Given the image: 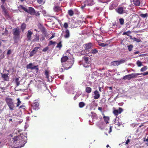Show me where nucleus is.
Listing matches in <instances>:
<instances>
[{"instance_id": "nucleus-1", "label": "nucleus", "mask_w": 148, "mask_h": 148, "mask_svg": "<svg viewBox=\"0 0 148 148\" xmlns=\"http://www.w3.org/2000/svg\"><path fill=\"white\" fill-rule=\"evenodd\" d=\"M25 138V136L23 134L14 137L12 138V140L13 145H14L16 147H21L23 146L26 143Z\"/></svg>"}, {"instance_id": "nucleus-2", "label": "nucleus", "mask_w": 148, "mask_h": 148, "mask_svg": "<svg viewBox=\"0 0 148 148\" xmlns=\"http://www.w3.org/2000/svg\"><path fill=\"white\" fill-rule=\"evenodd\" d=\"M20 7L21 9L31 15H35L36 16H39L40 15V13L38 11L36 12L35 9L32 7H30L28 8V9H27L22 5H20Z\"/></svg>"}, {"instance_id": "nucleus-3", "label": "nucleus", "mask_w": 148, "mask_h": 148, "mask_svg": "<svg viewBox=\"0 0 148 148\" xmlns=\"http://www.w3.org/2000/svg\"><path fill=\"white\" fill-rule=\"evenodd\" d=\"M5 101L10 110H14L15 106L13 101V99L11 98L8 97L6 99Z\"/></svg>"}, {"instance_id": "nucleus-4", "label": "nucleus", "mask_w": 148, "mask_h": 148, "mask_svg": "<svg viewBox=\"0 0 148 148\" xmlns=\"http://www.w3.org/2000/svg\"><path fill=\"white\" fill-rule=\"evenodd\" d=\"M54 6L53 8L54 12L57 13L62 12V9L58 3H54Z\"/></svg>"}, {"instance_id": "nucleus-5", "label": "nucleus", "mask_w": 148, "mask_h": 148, "mask_svg": "<svg viewBox=\"0 0 148 148\" xmlns=\"http://www.w3.org/2000/svg\"><path fill=\"white\" fill-rule=\"evenodd\" d=\"M13 34L14 36H19L21 32L19 27H17L13 29L12 30Z\"/></svg>"}, {"instance_id": "nucleus-6", "label": "nucleus", "mask_w": 148, "mask_h": 148, "mask_svg": "<svg viewBox=\"0 0 148 148\" xmlns=\"http://www.w3.org/2000/svg\"><path fill=\"white\" fill-rule=\"evenodd\" d=\"M127 10L126 9V7H119L117 10V12L119 14H122L125 13Z\"/></svg>"}, {"instance_id": "nucleus-7", "label": "nucleus", "mask_w": 148, "mask_h": 148, "mask_svg": "<svg viewBox=\"0 0 148 148\" xmlns=\"http://www.w3.org/2000/svg\"><path fill=\"white\" fill-rule=\"evenodd\" d=\"M73 63L70 61H68L64 64H63V67L65 69L68 70L71 68L73 65Z\"/></svg>"}, {"instance_id": "nucleus-8", "label": "nucleus", "mask_w": 148, "mask_h": 148, "mask_svg": "<svg viewBox=\"0 0 148 148\" xmlns=\"http://www.w3.org/2000/svg\"><path fill=\"white\" fill-rule=\"evenodd\" d=\"M123 110L122 108L119 107L118 110L114 109L113 112L115 116H117L119 114H120L123 112Z\"/></svg>"}, {"instance_id": "nucleus-9", "label": "nucleus", "mask_w": 148, "mask_h": 148, "mask_svg": "<svg viewBox=\"0 0 148 148\" xmlns=\"http://www.w3.org/2000/svg\"><path fill=\"white\" fill-rule=\"evenodd\" d=\"M114 121V124L115 125H117L118 127H119L122 124V121L118 117H116Z\"/></svg>"}, {"instance_id": "nucleus-10", "label": "nucleus", "mask_w": 148, "mask_h": 148, "mask_svg": "<svg viewBox=\"0 0 148 148\" xmlns=\"http://www.w3.org/2000/svg\"><path fill=\"white\" fill-rule=\"evenodd\" d=\"M39 103L36 101H35L32 104V106L34 109L37 110L39 109Z\"/></svg>"}, {"instance_id": "nucleus-11", "label": "nucleus", "mask_w": 148, "mask_h": 148, "mask_svg": "<svg viewBox=\"0 0 148 148\" xmlns=\"http://www.w3.org/2000/svg\"><path fill=\"white\" fill-rule=\"evenodd\" d=\"M40 48L39 47H35L29 53V56L32 57L33 56L34 54L36 53L38 49Z\"/></svg>"}, {"instance_id": "nucleus-12", "label": "nucleus", "mask_w": 148, "mask_h": 148, "mask_svg": "<svg viewBox=\"0 0 148 148\" xmlns=\"http://www.w3.org/2000/svg\"><path fill=\"white\" fill-rule=\"evenodd\" d=\"M95 95L94 96V98L95 99H98L100 96V95L99 92L97 90H95L94 92Z\"/></svg>"}, {"instance_id": "nucleus-13", "label": "nucleus", "mask_w": 148, "mask_h": 148, "mask_svg": "<svg viewBox=\"0 0 148 148\" xmlns=\"http://www.w3.org/2000/svg\"><path fill=\"white\" fill-rule=\"evenodd\" d=\"M85 45L86 46L85 50L87 51H90L89 49H91L92 47V44L90 42L86 44Z\"/></svg>"}, {"instance_id": "nucleus-14", "label": "nucleus", "mask_w": 148, "mask_h": 148, "mask_svg": "<svg viewBox=\"0 0 148 148\" xmlns=\"http://www.w3.org/2000/svg\"><path fill=\"white\" fill-rule=\"evenodd\" d=\"M1 8L5 16H8V13L7 11V10L4 5V4H2L1 5Z\"/></svg>"}, {"instance_id": "nucleus-15", "label": "nucleus", "mask_w": 148, "mask_h": 148, "mask_svg": "<svg viewBox=\"0 0 148 148\" xmlns=\"http://www.w3.org/2000/svg\"><path fill=\"white\" fill-rule=\"evenodd\" d=\"M130 1L132 4H134L136 6H138L140 4L139 0H130Z\"/></svg>"}, {"instance_id": "nucleus-16", "label": "nucleus", "mask_w": 148, "mask_h": 148, "mask_svg": "<svg viewBox=\"0 0 148 148\" xmlns=\"http://www.w3.org/2000/svg\"><path fill=\"white\" fill-rule=\"evenodd\" d=\"M33 34V32H32L30 30H29L28 31L26 36L28 40H31L32 35Z\"/></svg>"}, {"instance_id": "nucleus-17", "label": "nucleus", "mask_w": 148, "mask_h": 148, "mask_svg": "<svg viewBox=\"0 0 148 148\" xmlns=\"http://www.w3.org/2000/svg\"><path fill=\"white\" fill-rule=\"evenodd\" d=\"M97 126L100 129L102 130L104 128V123L103 122H100L97 125Z\"/></svg>"}, {"instance_id": "nucleus-18", "label": "nucleus", "mask_w": 148, "mask_h": 148, "mask_svg": "<svg viewBox=\"0 0 148 148\" xmlns=\"http://www.w3.org/2000/svg\"><path fill=\"white\" fill-rule=\"evenodd\" d=\"M65 34L64 35V37L65 38H67L70 37V32L69 30L67 29L64 32Z\"/></svg>"}, {"instance_id": "nucleus-19", "label": "nucleus", "mask_w": 148, "mask_h": 148, "mask_svg": "<svg viewBox=\"0 0 148 148\" xmlns=\"http://www.w3.org/2000/svg\"><path fill=\"white\" fill-rule=\"evenodd\" d=\"M39 35L38 34H36L35 36V38L33 39V42H38L39 41Z\"/></svg>"}, {"instance_id": "nucleus-20", "label": "nucleus", "mask_w": 148, "mask_h": 148, "mask_svg": "<svg viewBox=\"0 0 148 148\" xmlns=\"http://www.w3.org/2000/svg\"><path fill=\"white\" fill-rule=\"evenodd\" d=\"M68 59V58L67 56H63L61 59L62 63L66 62Z\"/></svg>"}, {"instance_id": "nucleus-21", "label": "nucleus", "mask_w": 148, "mask_h": 148, "mask_svg": "<svg viewBox=\"0 0 148 148\" xmlns=\"http://www.w3.org/2000/svg\"><path fill=\"white\" fill-rule=\"evenodd\" d=\"M83 60L85 61V62L86 64H88L89 63V57L87 56H84L83 58Z\"/></svg>"}, {"instance_id": "nucleus-22", "label": "nucleus", "mask_w": 148, "mask_h": 148, "mask_svg": "<svg viewBox=\"0 0 148 148\" xmlns=\"http://www.w3.org/2000/svg\"><path fill=\"white\" fill-rule=\"evenodd\" d=\"M140 75L139 73H132L130 74L131 79L132 78H136L137 76Z\"/></svg>"}, {"instance_id": "nucleus-23", "label": "nucleus", "mask_w": 148, "mask_h": 148, "mask_svg": "<svg viewBox=\"0 0 148 148\" xmlns=\"http://www.w3.org/2000/svg\"><path fill=\"white\" fill-rule=\"evenodd\" d=\"M26 24L24 23H23L21 25V28L22 30V32H23L24 30L26 28Z\"/></svg>"}, {"instance_id": "nucleus-24", "label": "nucleus", "mask_w": 148, "mask_h": 148, "mask_svg": "<svg viewBox=\"0 0 148 148\" xmlns=\"http://www.w3.org/2000/svg\"><path fill=\"white\" fill-rule=\"evenodd\" d=\"M111 65L117 66L119 65L118 61H114L111 62Z\"/></svg>"}, {"instance_id": "nucleus-25", "label": "nucleus", "mask_w": 148, "mask_h": 148, "mask_svg": "<svg viewBox=\"0 0 148 148\" xmlns=\"http://www.w3.org/2000/svg\"><path fill=\"white\" fill-rule=\"evenodd\" d=\"M123 79L124 80L127 79L128 80H130L131 79L130 74L126 75L123 76Z\"/></svg>"}, {"instance_id": "nucleus-26", "label": "nucleus", "mask_w": 148, "mask_h": 148, "mask_svg": "<svg viewBox=\"0 0 148 148\" xmlns=\"http://www.w3.org/2000/svg\"><path fill=\"white\" fill-rule=\"evenodd\" d=\"M103 118L104 119V121L106 122V124L109 123L108 121L109 120V118L108 117L104 116L103 117Z\"/></svg>"}, {"instance_id": "nucleus-27", "label": "nucleus", "mask_w": 148, "mask_h": 148, "mask_svg": "<svg viewBox=\"0 0 148 148\" xmlns=\"http://www.w3.org/2000/svg\"><path fill=\"white\" fill-rule=\"evenodd\" d=\"M86 92L88 93H90L92 91V88L89 87H87L85 89Z\"/></svg>"}, {"instance_id": "nucleus-28", "label": "nucleus", "mask_w": 148, "mask_h": 148, "mask_svg": "<svg viewBox=\"0 0 148 148\" xmlns=\"http://www.w3.org/2000/svg\"><path fill=\"white\" fill-rule=\"evenodd\" d=\"M15 82L16 84V86H18L20 84V81L19 78L18 77L16 78L15 79Z\"/></svg>"}, {"instance_id": "nucleus-29", "label": "nucleus", "mask_w": 148, "mask_h": 148, "mask_svg": "<svg viewBox=\"0 0 148 148\" xmlns=\"http://www.w3.org/2000/svg\"><path fill=\"white\" fill-rule=\"evenodd\" d=\"M2 77L4 79L7 80V78L8 77V75L6 73H1Z\"/></svg>"}, {"instance_id": "nucleus-30", "label": "nucleus", "mask_w": 148, "mask_h": 148, "mask_svg": "<svg viewBox=\"0 0 148 148\" xmlns=\"http://www.w3.org/2000/svg\"><path fill=\"white\" fill-rule=\"evenodd\" d=\"M45 74L46 76V77L47 79H49V71L48 70H45Z\"/></svg>"}, {"instance_id": "nucleus-31", "label": "nucleus", "mask_w": 148, "mask_h": 148, "mask_svg": "<svg viewBox=\"0 0 148 148\" xmlns=\"http://www.w3.org/2000/svg\"><path fill=\"white\" fill-rule=\"evenodd\" d=\"M68 13L69 15H70L71 16H73L74 14L73 11L71 10H68Z\"/></svg>"}, {"instance_id": "nucleus-32", "label": "nucleus", "mask_w": 148, "mask_h": 148, "mask_svg": "<svg viewBox=\"0 0 148 148\" xmlns=\"http://www.w3.org/2000/svg\"><path fill=\"white\" fill-rule=\"evenodd\" d=\"M86 3H87L88 5H92L93 3V0H86Z\"/></svg>"}, {"instance_id": "nucleus-33", "label": "nucleus", "mask_w": 148, "mask_h": 148, "mask_svg": "<svg viewBox=\"0 0 148 148\" xmlns=\"http://www.w3.org/2000/svg\"><path fill=\"white\" fill-rule=\"evenodd\" d=\"M62 47V42L60 41L59 43L57 44V45L56 47V48H59L60 49Z\"/></svg>"}, {"instance_id": "nucleus-34", "label": "nucleus", "mask_w": 148, "mask_h": 148, "mask_svg": "<svg viewBox=\"0 0 148 148\" xmlns=\"http://www.w3.org/2000/svg\"><path fill=\"white\" fill-rule=\"evenodd\" d=\"M127 47H128V49L130 51L132 50L133 47V45H128Z\"/></svg>"}, {"instance_id": "nucleus-35", "label": "nucleus", "mask_w": 148, "mask_h": 148, "mask_svg": "<svg viewBox=\"0 0 148 148\" xmlns=\"http://www.w3.org/2000/svg\"><path fill=\"white\" fill-rule=\"evenodd\" d=\"M148 69L147 66H145L141 69L140 71L141 72H144L146 71Z\"/></svg>"}, {"instance_id": "nucleus-36", "label": "nucleus", "mask_w": 148, "mask_h": 148, "mask_svg": "<svg viewBox=\"0 0 148 148\" xmlns=\"http://www.w3.org/2000/svg\"><path fill=\"white\" fill-rule=\"evenodd\" d=\"M98 52V51L96 49H92L91 51V53L93 54H96Z\"/></svg>"}, {"instance_id": "nucleus-37", "label": "nucleus", "mask_w": 148, "mask_h": 148, "mask_svg": "<svg viewBox=\"0 0 148 148\" xmlns=\"http://www.w3.org/2000/svg\"><path fill=\"white\" fill-rule=\"evenodd\" d=\"M85 105V103L83 102H80L79 103V107L80 108H83Z\"/></svg>"}, {"instance_id": "nucleus-38", "label": "nucleus", "mask_w": 148, "mask_h": 148, "mask_svg": "<svg viewBox=\"0 0 148 148\" xmlns=\"http://www.w3.org/2000/svg\"><path fill=\"white\" fill-rule=\"evenodd\" d=\"M37 3L39 4H44L45 3V0H36Z\"/></svg>"}, {"instance_id": "nucleus-39", "label": "nucleus", "mask_w": 148, "mask_h": 148, "mask_svg": "<svg viewBox=\"0 0 148 148\" xmlns=\"http://www.w3.org/2000/svg\"><path fill=\"white\" fill-rule=\"evenodd\" d=\"M32 63H29V64L27 65L26 66L27 69H32Z\"/></svg>"}, {"instance_id": "nucleus-40", "label": "nucleus", "mask_w": 148, "mask_h": 148, "mask_svg": "<svg viewBox=\"0 0 148 148\" xmlns=\"http://www.w3.org/2000/svg\"><path fill=\"white\" fill-rule=\"evenodd\" d=\"M124 19L123 18H120L119 19V23L121 25H123L124 23Z\"/></svg>"}, {"instance_id": "nucleus-41", "label": "nucleus", "mask_w": 148, "mask_h": 148, "mask_svg": "<svg viewBox=\"0 0 148 148\" xmlns=\"http://www.w3.org/2000/svg\"><path fill=\"white\" fill-rule=\"evenodd\" d=\"M131 33V32L130 31H128L127 32H123V34H122L123 35H126L127 36H129V35L128 34H130Z\"/></svg>"}, {"instance_id": "nucleus-42", "label": "nucleus", "mask_w": 148, "mask_h": 148, "mask_svg": "<svg viewBox=\"0 0 148 148\" xmlns=\"http://www.w3.org/2000/svg\"><path fill=\"white\" fill-rule=\"evenodd\" d=\"M17 103H16V106L18 107L21 104V101H20L19 98L17 99Z\"/></svg>"}, {"instance_id": "nucleus-43", "label": "nucleus", "mask_w": 148, "mask_h": 148, "mask_svg": "<svg viewBox=\"0 0 148 148\" xmlns=\"http://www.w3.org/2000/svg\"><path fill=\"white\" fill-rule=\"evenodd\" d=\"M119 64L120 65V64L123 63L125 62V60H123V59H121L120 60L118 61Z\"/></svg>"}, {"instance_id": "nucleus-44", "label": "nucleus", "mask_w": 148, "mask_h": 148, "mask_svg": "<svg viewBox=\"0 0 148 148\" xmlns=\"http://www.w3.org/2000/svg\"><path fill=\"white\" fill-rule=\"evenodd\" d=\"M56 43V42H53L52 40H51L48 43V46H49L52 45H53Z\"/></svg>"}, {"instance_id": "nucleus-45", "label": "nucleus", "mask_w": 148, "mask_h": 148, "mask_svg": "<svg viewBox=\"0 0 148 148\" xmlns=\"http://www.w3.org/2000/svg\"><path fill=\"white\" fill-rule=\"evenodd\" d=\"M137 64L138 67H140L143 65L141 62L139 61L137 62Z\"/></svg>"}, {"instance_id": "nucleus-46", "label": "nucleus", "mask_w": 148, "mask_h": 148, "mask_svg": "<svg viewBox=\"0 0 148 148\" xmlns=\"http://www.w3.org/2000/svg\"><path fill=\"white\" fill-rule=\"evenodd\" d=\"M140 16L143 18H145L147 16V14L145 13V14H140Z\"/></svg>"}, {"instance_id": "nucleus-47", "label": "nucleus", "mask_w": 148, "mask_h": 148, "mask_svg": "<svg viewBox=\"0 0 148 148\" xmlns=\"http://www.w3.org/2000/svg\"><path fill=\"white\" fill-rule=\"evenodd\" d=\"M63 27L65 29H67L68 27V24L67 23H65L63 25Z\"/></svg>"}, {"instance_id": "nucleus-48", "label": "nucleus", "mask_w": 148, "mask_h": 148, "mask_svg": "<svg viewBox=\"0 0 148 148\" xmlns=\"http://www.w3.org/2000/svg\"><path fill=\"white\" fill-rule=\"evenodd\" d=\"M140 75H143L144 76L148 75V71L146 72H145L142 73H139Z\"/></svg>"}, {"instance_id": "nucleus-49", "label": "nucleus", "mask_w": 148, "mask_h": 148, "mask_svg": "<svg viewBox=\"0 0 148 148\" xmlns=\"http://www.w3.org/2000/svg\"><path fill=\"white\" fill-rule=\"evenodd\" d=\"M38 65L35 66H32V70L35 69H36V70L38 71Z\"/></svg>"}, {"instance_id": "nucleus-50", "label": "nucleus", "mask_w": 148, "mask_h": 148, "mask_svg": "<svg viewBox=\"0 0 148 148\" xmlns=\"http://www.w3.org/2000/svg\"><path fill=\"white\" fill-rule=\"evenodd\" d=\"M49 49V48L48 47H47L45 48H44L42 50L43 52H45L47 51Z\"/></svg>"}, {"instance_id": "nucleus-51", "label": "nucleus", "mask_w": 148, "mask_h": 148, "mask_svg": "<svg viewBox=\"0 0 148 148\" xmlns=\"http://www.w3.org/2000/svg\"><path fill=\"white\" fill-rule=\"evenodd\" d=\"M100 45L102 47H106L108 45V44H105L103 43H101Z\"/></svg>"}, {"instance_id": "nucleus-52", "label": "nucleus", "mask_w": 148, "mask_h": 148, "mask_svg": "<svg viewBox=\"0 0 148 148\" xmlns=\"http://www.w3.org/2000/svg\"><path fill=\"white\" fill-rule=\"evenodd\" d=\"M83 66L85 68H88L89 66V65L88 64H83Z\"/></svg>"}, {"instance_id": "nucleus-53", "label": "nucleus", "mask_w": 148, "mask_h": 148, "mask_svg": "<svg viewBox=\"0 0 148 148\" xmlns=\"http://www.w3.org/2000/svg\"><path fill=\"white\" fill-rule=\"evenodd\" d=\"M92 117L93 118V119H97V115L93 114L92 115Z\"/></svg>"}, {"instance_id": "nucleus-54", "label": "nucleus", "mask_w": 148, "mask_h": 148, "mask_svg": "<svg viewBox=\"0 0 148 148\" xmlns=\"http://www.w3.org/2000/svg\"><path fill=\"white\" fill-rule=\"evenodd\" d=\"M130 142V140L129 139H127L125 142V145H127Z\"/></svg>"}, {"instance_id": "nucleus-55", "label": "nucleus", "mask_w": 148, "mask_h": 148, "mask_svg": "<svg viewBox=\"0 0 148 148\" xmlns=\"http://www.w3.org/2000/svg\"><path fill=\"white\" fill-rule=\"evenodd\" d=\"M11 50H10V49L7 52V55H9L10 54H11Z\"/></svg>"}, {"instance_id": "nucleus-56", "label": "nucleus", "mask_w": 148, "mask_h": 148, "mask_svg": "<svg viewBox=\"0 0 148 148\" xmlns=\"http://www.w3.org/2000/svg\"><path fill=\"white\" fill-rule=\"evenodd\" d=\"M112 127L110 126V130L108 132V133L109 134H110V132H112Z\"/></svg>"}, {"instance_id": "nucleus-57", "label": "nucleus", "mask_w": 148, "mask_h": 148, "mask_svg": "<svg viewBox=\"0 0 148 148\" xmlns=\"http://www.w3.org/2000/svg\"><path fill=\"white\" fill-rule=\"evenodd\" d=\"M55 36L54 34H53L49 38V40H51Z\"/></svg>"}, {"instance_id": "nucleus-58", "label": "nucleus", "mask_w": 148, "mask_h": 148, "mask_svg": "<svg viewBox=\"0 0 148 148\" xmlns=\"http://www.w3.org/2000/svg\"><path fill=\"white\" fill-rule=\"evenodd\" d=\"M135 41L136 42H140L141 40H140V39H139L136 38Z\"/></svg>"}, {"instance_id": "nucleus-59", "label": "nucleus", "mask_w": 148, "mask_h": 148, "mask_svg": "<svg viewBox=\"0 0 148 148\" xmlns=\"http://www.w3.org/2000/svg\"><path fill=\"white\" fill-rule=\"evenodd\" d=\"M98 109L101 112H102V108L101 107H98Z\"/></svg>"}, {"instance_id": "nucleus-60", "label": "nucleus", "mask_w": 148, "mask_h": 148, "mask_svg": "<svg viewBox=\"0 0 148 148\" xmlns=\"http://www.w3.org/2000/svg\"><path fill=\"white\" fill-rule=\"evenodd\" d=\"M1 3L2 4H4L5 3V1L6 0H1Z\"/></svg>"}, {"instance_id": "nucleus-61", "label": "nucleus", "mask_w": 148, "mask_h": 148, "mask_svg": "<svg viewBox=\"0 0 148 148\" xmlns=\"http://www.w3.org/2000/svg\"><path fill=\"white\" fill-rule=\"evenodd\" d=\"M107 88H109V90H112V87H107Z\"/></svg>"}, {"instance_id": "nucleus-62", "label": "nucleus", "mask_w": 148, "mask_h": 148, "mask_svg": "<svg viewBox=\"0 0 148 148\" xmlns=\"http://www.w3.org/2000/svg\"><path fill=\"white\" fill-rule=\"evenodd\" d=\"M101 89V87H100V86L99 87V91H100V92L102 91Z\"/></svg>"}, {"instance_id": "nucleus-63", "label": "nucleus", "mask_w": 148, "mask_h": 148, "mask_svg": "<svg viewBox=\"0 0 148 148\" xmlns=\"http://www.w3.org/2000/svg\"><path fill=\"white\" fill-rule=\"evenodd\" d=\"M45 38L44 37H42V38H41L40 39V40L41 41H42V40H45Z\"/></svg>"}, {"instance_id": "nucleus-64", "label": "nucleus", "mask_w": 148, "mask_h": 148, "mask_svg": "<svg viewBox=\"0 0 148 148\" xmlns=\"http://www.w3.org/2000/svg\"><path fill=\"white\" fill-rule=\"evenodd\" d=\"M139 53V51H136L134 52V54H136L138 53Z\"/></svg>"}]
</instances>
